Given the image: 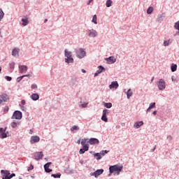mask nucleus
Returning a JSON list of instances; mask_svg holds the SVG:
<instances>
[{
  "instance_id": "obj_1",
  "label": "nucleus",
  "mask_w": 179,
  "mask_h": 179,
  "mask_svg": "<svg viewBox=\"0 0 179 179\" xmlns=\"http://www.w3.org/2000/svg\"><path fill=\"white\" fill-rule=\"evenodd\" d=\"M122 166H118V165L111 166L109 168V171H110L109 176H111L113 173H115V174H117V176H120V172L122 171Z\"/></svg>"
},
{
  "instance_id": "obj_2",
  "label": "nucleus",
  "mask_w": 179,
  "mask_h": 179,
  "mask_svg": "<svg viewBox=\"0 0 179 179\" xmlns=\"http://www.w3.org/2000/svg\"><path fill=\"white\" fill-rule=\"evenodd\" d=\"M1 173L2 174V179H10L13 178V177H16V174L15 173L10 175L9 171L1 170Z\"/></svg>"
},
{
  "instance_id": "obj_3",
  "label": "nucleus",
  "mask_w": 179,
  "mask_h": 179,
  "mask_svg": "<svg viewBox=\"0 0 179 179\" xmlns=\"http://www.w3.org/2000/svg\"><path fill=\"white\" fill-rule=\"evenodd\" d=\"M65 62L66 64H73V58H72V52L65 50Z\"/></svg>"
},
{
  "instance_id": "obj_4",
  "label": "nucleus",
  "mask_w": 179,
  "mask_h": 179,
  "mask_svg": "<svg viewBox=\"0 0 179 179\" xmlns=\"http://www.w3.org/2000/svg\"><path fill=\"white\" fill-rule=\"evenodd\" d=\"M76 54L78 58H84L86 56V51L82 48H80L76 50Z\"/></svg>"
},
{
  "instance_id": "obj_5",
  "label": "nucleus",
  "mask_w": 179,
  "mask_h": 179,
  "mask_svg": "<svg viewBox=\"0 0 179 179\" xmlns=\"http://www.w3.org/2000/svg\"><path fill=\"white\" fill-rule=\"evenodd\" d=\"M157 85L158 86V89L159 90H164L166 89V82L163 79H160L157 83Z\"/></svg>"
},
{
  "instance_id": "obj_6",
  "label": "nucleus",
  "mask_w": 179,
  "mask_h": 179,
  "mask_svg": "<svg viewBox=\"0 0 179 179\" xmlns=\"http://www.w3.org/2000/svg\"><path fill=\"white\" fill-rule=\"evenodd\" d=\"M22 112L15 110L12 116V120H22Z\"/></svg>"
},
{
  "instance_id": "obj_7",
  "label": "nucleus",
  "mask_w": 179,
  "mask_h": 179,
  "mask_svg": "<svg viewBox=\"0 0 179 179\" xmlns=\"http://www.w3.org/2000/svg\"><path fill=\"white\" fill-rule=\"evenodd\" d=\"M9 100V96L6 94H0V104H2L3 102H6Z\"/></svg>"
},
{
  "instance_id": "obj_8",
  "label": "nucleus",
  "mask_w": 179,
  "mask_h": 179,
  "mask_svg": "<svg viewBox=\"0 0 179 179\" xmlns=\"http://www.w3.org/2000/svg\"><path fill=\"white\" fill-rule=\"evenodd\" d=\"M6 132V127L5 129L0 128V138H1V139H3V138L8 137V134Z\"/></svg>"
},
{
  "instance_id": "obj_9",
  "label": "nucleus",
  "mask_w": 179,
  "mask_h": 179,
  "mask_svg": "<svg viewBox=\"0 0 179 179\" xmlns=\"http://www.w3.org/2000/svg\"><path fill=\"white\" fill-rule=\"evenodd\" d=\"M103 173H104V170L103 169H98L96 170L95 172L94 173H91L90 176H94V177H99V176H101V174H103Z\"/></svg>"
},
{
  "instance_id": "obj_10",
  "label": "nucleus",
  "mask_w": 179,
  "mask_h": 179,
  "mask_svg": "<svg viewBox=\"0 0 179 179\" xmlns=\"http://www.w3.org/2000/svg\"><path fill=\"white\" fill-rule=\"evenodd\" d=\"M19 69H20V73H26L27 72V66H19Z\"/></svg>"
},
{
  "instance_id": "obj_11",
  "label": "nucleus",
  "mask_w": 179,
  "mask_h": 179,
  "mask_svg": "<svg viewBox=\"0 0 179 179\" xmlns=\"http://www.w3.org/2000/svg\"><path fill=\"white\" fill-rule=\"evenodd\" d=\"M34 157H35V160H40L43 159V152H35Z\"/></svg>"
},
{
  "instance_id": "obj_12",
  "label": "nucleus",
  "mask_w": 179,
  "mask_h": 179,
  "mask_svg": "<svg viewBox=\"0 0 179 179\" xmlns=\"http://www.w3.org/2000/svg\"><path fill=\"white\" fill-rule=\"evenodd\" d=\"M50 165L51 162H48L44 165V169L46 173H51V171H52V169H49Z\"/></svg>"
},
{
  "instance_id": "obj_13",
  "label": "nucleus",
  "mask_w": 179,
  "mask_h": 179,
  "mask_svg": "<svg viewBox=\"0 0 179 179\" xmlns=\"http://www.w3.org/2000/svg\"><path fill=\"white\" fill-rule=\"evenodd\" d=\"M31 143H36L37 142H40V137L38 136H34L31 138L30 141Z\"/></svg>"
},
{
  "instance_id": "obj_14",
  "label": "nucleus",
  "mask_w": 179,
  "mask_h": 179,
  "mask_svg": "<svg viewBox=\"0 0 179 179\" xmlns=\"http://www.w3.org/2000/svg\"><path fill=\"white\" fill-rule=\"evenodd\" d=\"M99 139L97 138H92L89 140L90 145H99Z\"/></svg>"
},
{
  "instance_id": "obj_15",
  "label": "nucleus",
  "mask_w": 179,
  "mask_h": 179,
  "mask_svg": "<svg viewBox=\"0 0 179 179\" xmlns=\"http://www.w3.org/2000/svg\"><path fill=\"white\" fill-rule=\"evenodd\" d=\"M110 89H118V83L117 81L112 82L111 85H109Z\"/></svg>"
},
{
  "instance_id": "obj_16",
  "label": "nucleus",
  "mask_w": 179,
  "mask_h": 179,
  "mask_svg": "<svg viewBox=\"0 0 179 179\" xmlns=\"http://www.w3.org/2000/svg\"><path fill=\"white\" fill-rule=\"evenodd\" d=\"M89 36H90V37H96L97 31H96V30L91 29V30H90Z\"/></svg>"
},
{
  "instance_id": "obj_17",
  "label": "nucleus",
  "mask_w": 179,
  "mask_h": 179,
  "mask_svg": "<svg viewBox=\"0 0 179 179\" xmlns=\"http://www.w3.org/2000/svg\"><path fill=\"white\" fill-rule=\"evenodd\" d=\"M106 61H107L108 64H114L116 59L115 58H114V57H110L108 58H106Z\"/></svg>"
},
{
  "instance_id": "obj_18",
  "label": "nucleus",
  "mask_w": 179,
  "mask_h": 179,
  "mask_svg": "<svg viewBox=\"0 0 179 179\" xmlns=\"http://www.w3.org/2000/svg\"><path fill=\"white\" fill-rule=\"evenodd\" d=\"M87 150H89V146H83V148L80 149L79 154L83 155V153H85V152H87Z\"/></svg>"
},
{
  "instance_id": "obj_19",
  "label": "nucleus",
  "mask_w": 179,
  "mask_h": 179,
  "mask_svg": "<svg viewBox=\"0 0 179 179\" xmlns=\"http://www.w3.org/2000/svg\"><path fill=\"white\" fill-rule=\"evenodd\" d=\"M142 125H143V122H137L134 124V128H136V129H138V128H141Z\"/></svg>"
},
{
  "instance_id": "obj_20",
  "label": "nucleus",
  "mask_w": 179,
  "mask_h": 179,
  "mask_svg": "<svg viewBox=\"0 0 179 179\" xmlns=\"http://www.w3.org/2000/svg\"><path fill=\"white\" fill-rule=\"evenodd\" d=\"M21 21L22 26H27V24H29V19L27 17L22 18Z\"/></svg>"
},
{
  "instance_id": "obj_21",
  "label": "nucleus",
  "mask_w": 179,
  "mask_h": 179,
  "mask_svg": "<svg viewBox=\"0 0 179 179\" xmlns=\"http://www.w3.org/2000/svg\"><path fill=\"white\" fill-rule=\"evenodd\" d=\"M156 108V103L153 102L150 104L149 108L147 109V113H149L152 108Z\"/></svg>"
},
{
  "instance_id": "obj_22",
  "label": "nucleus",
  "mask_w": 179,
  "mask_h": 179,
  "mask_svg": "<svg viewBox=\"0 0 179 179\" xmlns=\"http://www.w3.org/2000/svg\"><path fill=\"white\" fill-rule=\"evenodd\" d=\"M31 99L34 100V101H36L40 99V96L38 95V94H32L31 96Z\"/></svg>"
},
{
  "instance_id": "obj_23",
  "label": "nucleus",
  "mask_w": 179,
  "mask_h": 179,
  "mask_svg": "<svg viewBox=\"0 0 179 179\" xmlns=\"http://www.w3.org/2000/svg\"><path fill=\"white\" fill-rule=\"evenodd\" d=\"M81 145H82L83 147V146H88V148H89V144H87V139L83 138L81 140Z\"/></svg>"
},
{
  "instance_id": "obj_24",
  "label": "nucleus",
  "mask_w": 179,
  "mask_h": 179,
  "mask_svg": "<svg viewBox=\"0 0 179 179\" xmlns=\"http://www.w3.org/2000/svg\"><path fill=\"white\" fill-rule=\"evenodd\" d=\"M175 29H176V30H178V31H177L175 34V36H179V21H178L175 25H174Z\"/></svg>"
},
{
  "instance_id": "obj_25",
  "label": "nucleus",
  "mask_w": 179,
  "mask_h": 179,
  "mask_svg": "<svg viewBox=\"0 0 179 179\" xmlns=\"http://www.w3.org/2000/svg\"><path fill=\"white\" fill-rule=\"evenodd\" d=\"M103 104L104 107H106V108H111V107H113V103H111L103 102Z\"/></svg>"
},
{
  "instance_id": "obj_26",
  "label": "nucleus",
  "mask_w": 179,
  "mask_h": 179,
  "mask_svg": "<svg viewBox=\"0 0 179 179\" xmlns=\"http://www.w3.org/2000/svg\"><path fill=\"white\" fill-rule=\"evenodd\" d=\"M106 71V69L103 67V66H99V70L97 71L98 73H101V72H104Z\"/></svg>"
},
{
  "instance_id": "obj_27",
  "label": "nucleus",
  "mask_w": 179,
  "mask_h": 179,
  "mask_svg": "<svg viewBox=\"0 0 179 179\" xmlns=\"http://www.w3.org/2000/svg\"><path fill=\"white\" fill-rule=\"evenodd\" d=\"M171 69L173 72H176L177 71V64H172Z\"/></svg>"
},
{
  "instance_id": "obj_28",
  "label": "nucleus",
  "mask_w": 179,
  "mask_h": 179,
  "mask_svg": "<svg viewBox=\"0 0 179 179\" xmlns=\"http://www.w3.org/2000/svg\"><path fill=\"white\" fill-rule=\"evenodd\" d=\"M19 55V50L17 49H13V52H12V55H13V57H16V55Z\"/></svg>"
},
{
  "instance_id": "obj_29",
  "label": "nucleus",
  "mask_w": 179,
  "mask_h": 179,
  "mask_svg": "<svg viewBox=\"0 0 179 179\" xmlns=\"http://www.w3.org/2000/svg\"><path fill=\"white\" fill-rule=\"evenodd\" d=\"M132 94H133L132 90H128L127 93V99H130L131 97H132Z\"/></svg>"
},
{
  "instance_id": "obj_30",
  "label": "nucleus",
  "mask_w": 179,
  "mask_h": 179,
  "mask_svg": "<svg viewBox=\"0 0 179 179\" xmlns=\"http://www.w3.org/2000/svg\"><path fill=\"white\" fill-rule=\"evenodd\" d=\"M3 16H5V13H3V10H2V8H0V22L3 19Z\"/></svg>"
},
{
  "instance_id": "obj_31",
  "label": "nucleus",
  "mask_w": 179,
  "mask_h": 179,
  "mask_svg": "<svg viewBox=\"0 0 179 179\" xmlns=\"http://www.w3.org/2000/svg\"><path fill=\"white\" fill-rule=\"evenodd\" d=\"M94 156V157H96V160L101 159V155L100 153H95Z\"/></svg>"
},
{
  "instance_id": "obj_32",
  "label": "nucleus",
  "mask_w": 179,
  "mask_h": 179,
  "mask_svg": "<svg viewBox=\"0 0 179 179\" xmlns=\"http://www.w3.org/2000/svg\"><path fill=\"white\" fill-rule=\"evenodd\" d=\"M51 176L54 178H61V173L52 174Z\"/></svg>"
},
{
  "instance_id": "obj_33",
  "label": "nucleus",
  "mask_w": 179,
  "mask_h": 179,
  "mask_svg": "<svg viewBox=\"0 0 179 179\" xmlns=\"http://www.w3.org/2000/svg\"><path fill=\"white\" fill-rule=\"evenodd\" d=\"M92 22L97 24V15H94L92 18Z\"/></svg>"
},
{
  "instance_id": "obj_34",
  "label": "nucleus",
  "mask_w": 179,
  "mask_h": 179,
  "mask_svg": "<svg viewBox=\"0 0 179 179\" xmlns=\"http://www.w3.org/2000/svg\"><path fill=\"white\" fill-rule=\"evenodd\" d=\"M112 4H113V1L108 0L106 1V6H107V8H110V6H111Z\"/></svg>"
},
{
  "instance_id": "obj_35",
  "label": "nucleus",
  "mask_w": 179,
  "mask_h": 179,
  "mask_svg": "<svg viewBox=\"0 0 179 179\" xmlns=\"http://www.w3.org/2000/svg\"><path fill=\"white\" fill-rule=\"evenodd\" d=\"M153 12V7H149L148 9L147 10V13L148 15H150Z\"/></svg>"
},
{
  "instance_id": "obj_36",
  "label": "nucleus",
  "mask_w": 179,
  "mask_h": 179,
  "mask_svg": "<svg viewBox=\"0 0 179 179\" xmlns=\"http://www.w3.org/2000/svg\"><path fill=\"white\" fill-rule=\"evenodd\" d=\"M170 43H171V40H170V39L169 41H165L164 42V47H167V45H169V44H170Z\"/></svg>"
},
{
  "instance_id": "obj_37",
  "label": "nucleus",
  "mask_w": 179,
  "mask_h": 179,
  "mask_svg": "<svg viewBox=\"0 0 179 179\" xmlns=\"http://www.w3.org/2000/svg\"><path fill=\"white\" fill-rule=\"evenodd\" d=\"M107 153H108L107 150H102L99 152V154H101V156H105V155H107Z\"/></svg>"
},
{
  "instance_id": "obj_38",
  "label": "nucleus",
  "mask_w": 179,
  "mask_h": 179,
  "mask_svg": "<svg viewBox=\"0 0 179 179\" xmlns=\"http://www.w3.org/2000/svg\"><path fill=\"white\" fill-rule=\"evenodd\" d=\"M107 114H108V110L105 109L103 110V116L107 117Z\"/></svg>"
},
{
  "instance_id": "obj_39",
  "label": "nucleus",
  "mask_w": 179,
  "mask_h": 179,
  "mask_svg": "<svg viewBox=\"0 0 179 179\" xmlns=\"http://www.w3.org/2000/svg\"><path fill=\"white\" fill-rule=\"evenodd\" d=\"M102 121H104L105 122H107L108 121V119L107 118V116H103L101 117Z\"/></svg>"
},
{
  "instance_id": "obj_40",
  "label": "nucleus",
  "mask_w": 179,
  "mask_h": 179,
  "mask_svg": "<svg viewBox=\"0 0 179 179\" xmlns=\"http://www.w3.org/2000/svg\"><path fill=\"white\" fill-rule=\"evenodd\" d=\"M79 127L78 126H73L71 131H78Z\"/></svg>"
},
{
  "instance_id": "obj_41",
  "label": "nucleus",
  "mask_w": 179,
  "mask_h": 179,
  "mask_svg": "<svg viewBox=\"0 0 179 179\" xmlns=\"http://www.w3.org/2000/svg\"><path fill=\"white\" fill-rule=\"evenodd\" d=\"M11 127L12 128H16V127H17V123L13 122L11 123Z\"/></svg>"
},
{
  "instance_id": "obj_42",
  "label": "nucleus",
  "mask_w": 179,
  "mask_h": 179,
  "mask_svg": "<svg viewBox=\"0 0 179 179\" xmlns=\"http://www.w3.org/2000/svg\"><path fill=\"white\" fill-rule=\"evenodd\" d=\"M10 69H15V62H12L10 64Z\"/></svg>"
},
{
  "instance_id": "obj_43",
  "label": "nucleus",
  "mask_w": 179,
  "mask_h": 179,
  "mask_svg": "<svg viewBox=\"0 0 179 179\" xmlns=\"http://www.w3.org/2000/svg\"><path fill=\"white\" fill-rule=\"evenodd\" d=\"M5 79H6V80H8V82H10V80H12V77H9V76H6L5 77Z\"/></svg>"
},
{
  "instance_id": "obj_44",
  "label": "nucleus",
  "mask_w": 179,
  "mask_h": 179,
  "mask_svg": "<svg viewBox=\"0 0 179 179\" xmlns=\"http://www.w3.org/2000/svg\"><path fill=\"white\" fill-rule=\"evenodd\" d=\"M33 169H34V166L32 164H31V166L29 167H28V171L33 170Z\"/></svg>"
},
{
  "instance_id": "obj_45",
  "label": "nucleus",
  "mask_w": 179,
  "mask_h": 179,
  "mask_svg": "<svg viewBox=\"0 0 179 179\" xmlns=\"http://www.w3.org/2000/svg\"><path fill=\"white\" fill-rule=\"evenodd\" d=\"M4 111H5L6 113H8V112L9 111V107H8V106H5V108H4Z\"/></svg>"
},
{
  "instance_id": "obj_46",
  "label": "nucleus",
  "mask_w": 179,
  "mask_h": 179,
  "mask_svg": "<svg viewBox=\"0 0 179 179\" xmlns=\"http://www.w3.org/2000/svg\"><path fill=\"white\" fill-rule=\"evenodd\" d=\"M31 89H37V85L36 84H33L31 86Z\"/></svg>"
},
{
  "instance_id": "obj_47",
  "label": "nucleus",
  "mask_w": 179,
  "mask_h": 179,
  "mask_svg": "<svg viewBox=\"0 0 179 179\" xmlns=\"http://www.w3.org/2000/svg\"><path fill=\"white\" fill-rule=\"evenodd\" d=\"M24 78V76H20L17 79H20L17 80V82H20V80H22V79H23Z\"/></svg>"
},
{
  "instance_id": "obj_48",
  "label": "nucleus",
  "mask_w": 179,
  "mask_h": 179,
  "mask_svg": "<svg viewBox=\"0 0 179 179\" xmlns=\"http://www.w3.org/2000/svg\"><path fill=\"white\" fill-rule=\"evenodd\" d=\"M21 104H22V106H24V104H26V101L22 100L21 101Z\"/></svg>"
},
{
  "instance_id": "obj_49",
  "label": "nucleus",
  "mask_w": 179,
  "mask_h": 179,
  "mask_svg": "<svg viewBox=\"0 0 179 179\" xmlns=\"http://www.w3.org/2000/svg\"><path fill=\"white\" fill-rule=\"evenodd\" d=\"M99 73L98 71H96V73H95L94 74V77L99 76Z\"/></svg>"
},
{
  "instance_id": "obj_50",
  "label": "nucleus",
  "mask_w": 179,
  "mask_h": 179,
  "mask_svg": "<svg viewBox=\"0 0 179 179\" xmlns=\"http://www.w3.org/2000/svg\"><path fill=\"white\" fill-rule=\"evenodd\" d=\"M93 0H89V1L87 3V5H90V3L92 2Z\"/></svg>"
},
{
  "instance_id": "obj_51",
  "label": "nucleus",
  "mask_w": 179,
  "mask_h": 179,
  "mask_svg": "<svg viewBox=\"0 0 179 179\" xmlns=\"http://www.w3.org/2000/svg\"><path fill=\"white\" fill-rule=\"evenodd\" d=\"M153 115H156V114H157V111L155 110L153 113H152Z\"/></svg>"
},
{
  "instance_id": "obj_52",
  "label": "nucleus",
  "mask_w": 179,
  "mask_h": 179,
  "mask_svg": "<svg viewBox=\"0 0 179 179\" xmlns=\"http://www.w3.org/2000/svg\"><path fill=\"white\" fill-rule=\"evenodd\" d=\"M81 71H82L83 73H86V71L85 69H83Z\"/></svg>"
},
{
  "instance_id": "obj_53",
  "label": "nucleus",
  "mask_w": 179,
  "mask_h": 179,
  "mask_svg": "<svg viewBox=\"0 0 179 179\" xmlns=\"http://www.w3.org/2000/svg\"><path fill=\"white\" fill-rule=\"evenodd\" d=\"M168 139L171 140V139H173V137H171V136H169Z\"/></svg>"
},
{
  "instance_id": "obj_54",
  "label": "nucleus",
  "mask_w": 179,
  "mask_h": 179,
  "mask_svg": "<svg viewBox=\"0 0 179 179\" xmlns=\"http://www.w3.org/2000/svg\"><path fill=\"white\" fill-rule=\"evenodd\" d=\"M77 143H78V145H80V143H81L80 140H78V141H77Z\"/></svg>"
},
{
  "instance_id": "obj_55",
  "label": "nucleus",
  "mask_w": 179,
  "mask_h": 179,
  "mask_svg": "<svg viewBox=\"0 0 179 179\" xmlns=\"http://www.w3.org/2000/svg\"><path fill=\"white\" fill-rule=\"evenodd\" d=\"M29 134H33V129H31V130L29 131Z\"/></svg>"
},
{
  "instance_id": "obj_56",
  "label": "nucleus",
  "mask_w": 179,
  "mask_h": 179,
  "mask_svg": "<svg viewBox=\"0 0 179 179\" xmlns=\"http://www.w3.org/2000/svg\"><path fill=\"white\" fill-rule=\"evenodd\" d=\"M47 22H48V20L45 19V20H44V23H47Z\"/></svg>"
},
{
  "instance_id": "obj_57",
  "label": "nucleus",
  "mask_w": 179,
  "mask_h": 179,
  "mask_svg": "<svg viewBox=\"0 0 179 179\" xmlns=\"http://www.w3.org/2000/svg\"><path fill=\"white\" fill-rule=\"evenodd\" d=\"M26 76H27V77H29V76H30V75L27 74V75L24 76V78H25Z\"/></svg>"
},
{
  "instance_id": "obj_58",
  "label": "nucleus",
  "mask_w": 179,
  "mask_h": 179,
  "mask_svg": "<svg viewBox=\"0 0 179 179\" xmlns=\"http://www.w3.org/2000/svg\"><path fill=\"white\" fill-rule=\"evenodd\" d=\"M2 67H0V73H2Z\"/></svg>"
},
{
  "instance_id": "obj_59",
  "label": "nucleus",
  "mask_w": 179,
  "mask_h": 179,
  "mask_svg": "<svg viewBox=\"0 0 179 179\" xmlns=\"http://www.w3.org/2000/svg\"><path fill=\"white\" fill-rule=\"evenodd\" d=\"M156 150V146L154 148V149L152 150V152H155Z\"/></svg>"
},
{
  "instance_id": "obj_60",
  "label": "nucleus",
  "mask_w": 179,
  "mask_h": 179,
  "mask_svg": "<svg viewBox=\"0 0 179 179\" xmlns=\"http://www.w3.org/2000/svg\"><path fill=\"white\" fill-rule=\"evenodd\" d=\"M172 82H176V80L172 77Z\"/></svg>"
},
{
  "instance_id": "obj_61",
  "label": "nucleus",
  "mask_w": 179,
  "mask_h": 179,
  "mask_svg": "<svg viewBox=\"0 0 179 179\" xmlns=\"http://www.w3.org/2000/svg\"><path fill=\"white\" fill-rule=\"evenodd\" d=\"M154 79H155V77H152L151 82H153Z\"/></svg>"
},
{
  "instance_id": "obj_62",
  "label": "nucleus",
  "mask_w": 179,
  "mask_h": 179,
  "mask_svg": "<svg viewBox=\"0 0 179 179\" xmlns=\"http://www.w3.org/2000/svg\"><path fill=\"white\" fill-rule=\"evenodd\" d=\"M82 107H86V104L85 105V104H83L82 105Z\"/></svg>"
},
{
  "instance_id": "obj_63",
  "label": "nucleus",
  "mask_w": 179,
  "mask_h": 179,
  "mask_svg": "<svg viewBox=\"0 0 179 179\" xmlns=\"http://www.w3.org/2000/svg\"><path fill=\"white\" fill-rule=\"evenodd\" d=\"M20 179H22V178H20Z\"/></svg>"
}]
</instances>
